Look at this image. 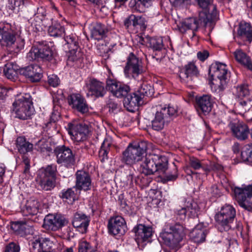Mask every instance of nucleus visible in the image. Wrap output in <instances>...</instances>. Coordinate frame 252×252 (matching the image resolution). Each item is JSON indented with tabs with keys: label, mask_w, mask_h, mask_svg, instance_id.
Segmentation results:
<instances>
[{
	"label": "nucleus",
	"mask_w": 252,
	"mask_h": 252,
	"mask_svg": "<svg viewBox=\"0 0 252 252\" xmlns=\"http://www.w3.org/2000/svg\"><path fill=\"white\" fill-rule=\"evenodd\" d=\"M0 44L11 52L18 53L24 48L25 41L16 38L11 25L0 23Z\"/></svg>",
	"instance_id": "f257e3e1"
},
{
	"label": "nucleus",
	"mask_w": 252,
	"mask_h": 252,
	"mask_svg": "<svg viewBox=\"0 0 252 252\" xmlns=\"http://www.w3.org/2000/svg\"><path fill=\"white\" fill-rule=\"evenodd\" d=\"M184 228L182 225L177 223L168 224L160 233L159 238L163 243L170 248H177L179 243L184 236Z\"/></svg>",
	"instance_id": "f03ea898"
},
{
	"label": "nucleus",
	"mask_w": 252,
	"mask_h": 252,
	"mask_svg": "<svg viewBox=\"0 0 252 252\" xmlns=\"http://www.w3.org/2000/svg\"><path fill=\"white\" fill-rule=\"evenodd\" d=\"M199 25H203L205 27L208 26L212 27V18L210 13H207L206 11L200 12L198 20L194 17L185 19L180 22L178 27L181 32L185 33L187 31H190L192 36H194L195 32L198 30Z\"/></svg>",
	"instance_id": "7ed1b4c3"
},
{
	"label": "nucleus",
	"mask_w": 252,
	"mask_h": 252,
	"mask_svg": "<svg viewBox=\"0 0 252 252\" xmlns=\"http://www.w3.org/2000/svg\"><path fill=\"white\" fill-rule=\"evenodd\" d=\"M11 110L18 119L27 120L29 118L33 111V103L30 94H26L18 96L12 103Z\"/></svg>",
	"instance_id": "20e7f679"
},
{
	"label": "nucleus",
	"mask_w": 252,
	"mask_h": 252,
	"mask_svg": "<svg viewBox=\"0 0 252 252\" xmlns=\"http://www.w3.org/2000/svg\"><path fill=\"white\" fill-rule=\"evenodd\" d=\"M236 216L235 209L230 205L222 206L216 214L215 219L216 225L220 232L227 231L232 227L231 224Z\"/></svg>",
	"instance_id": "39448f33"
},
{
	"label": "nucleus",
	"mask_w": 252,
	"mask_h": 252,
	"mask_svg": "<svg viewBox=\"0 0 252 252\" xmlns=\"http://www.w3.org/2000/svg\"><path fill=\"white\" fill-rule=\"evenodd\" d=\"M177 115V107L168 105L161 108L157 111L155 119L152 121L153 128L156 130L162 129Z\"/></svg>",
	"instance_id": "423d86ee"
},
{
	"label": "nucleus",
	"mask_w": 252,
	"mask_h": 252,
	"mask_svg": "<svg viewBox=\"0 0 252 252\" xmlns=\"http://www.w3.org/2000/svg\"><path fill=\"white\" fill-rule=\"evenodd\" d=\"M209 74L213 79H218L220 90L222 91L227 87L230 79V72L225 64L218 62L212 63L209 69Z\"/></svg>",
	"instance_id": "0eeeda50"
},
{
	"label": "nucleus",
	"mask_w": 252,
	"mask_h": 252,
	"mask_svg": "<svg viewBox=\"0 0 252 252\" xmlns=\"http://www.w3.org/2000/svg\"><path fill=\"white\" fill-rule=\"evenodd\" d=\"M233 191L239 205L245 210L252 212V184L241 188L235 187Z\"/></svg>",
	"instance_id": "6e6552de"
},
{
	"label": "nucleus",
	"mask_w": 252,
	"mask_h": 252,
	"mask_svg": "<svg viewBox=\"0 0 252 252\" xmlns=\"http://www.w3.org/2000/svg\"><path fill=\"white\" fill-rule=\"evenodd\" d=\"M152 148L151 143L143 141V157H145L143 163V174L145 175H152L158 171L156 161L157 160L158 155L150 154Z\"/></svg>",
	"instance_id": "1a4fd4ad"
},
{
	"label": "nucleus",
	"mask_w": 252,
	"mask_h": 252,
	"mask_svg": "<svg viewBox=\"0 0 252 252\" xmlns=\"http://www.w3.org/2000/svg\"><path fill=\"white\" fill-rule=\"evenodd\" d=\"M142 159V148L140 142L133 141L128 144L123 153L122 161L132 165Z\"/></svg>",
	"instance_id": "9d476101"
},
{
	"label": "nucleus",
	"mask_w": 252,
	"mask_h": 252,
	"mask_svg": "<svg viewBox=\"0 0 252 252\" xmlns=\"http://www.w3.org/2000/svg\"><path fill=\"white\" fill-rule=\"evenodd\" d=\"M57 162L67 168H71L75 163L74 155L68 147L59 146L54 149Z\"/></svg>",
	"instance_id": "9b49d317"
},
{
	"label": "nucleus",
	"mask_w": 252,
	"mask_h": 252,
	"mask_svg": "<svg viewBox=\"0 0 252 252\" xmlns=\"http://www.w3.org/2000/svg\"><path fill=\"white\" fill-rule=\"evenodd\" d=\"M107 228L109 234L119 237L124 235L127 230L126 222L120 216L111 217L108 220Z\"/></svg>",
	"instance_id": "f8f14e48"
},
{
	"label": "nucleus",
	"mask_w": 252,
	"mask_h": 252,
	"mask_svg": "<svg viewBox=\"0 0 252 252\" xmlns=\"http://www.w3.org/2000/svg\"><path fill=\"white\" fill-rule=\"evenodd\" d=\"M144 43L147 47L150 48L154 51L159 53V56L158 53H155L153 55V58L155 59L158 62H160L164 57V54L161 52L163 49H164L163 40L161 37H151L148 36L145 38L143 37V45Z\"/></svg>",
	"instance_id": "ddd939ff"
},
{
	"label": "nucleus",
	"mask_w": 252,
	"mask_h": 252,
	"mask_svg": "<svg viewBox=\"0 0 252 252\" xmlns=\"http://www.w3.org/2000/svg\"><path fill=\"white\" fill-rule=\"evenodd\" d=\"M53 49L48 45H45L40 47H33L27 54V58L30 60H35L38 59L49 61L53 57Z\"/></svg>",
	"instance_id": "4468645a"
},
{
	"label": "nucleus",
	"mask_w": 252,
	"mask_h": 252,
	"mask_svg": "<svg viewBox=\"0 0 252 252\" xmlns=\"http://www.w3.org/2000/svg\"><path fill=\"white\" fill-rule=\"evenodd\" d=\"M106 88L113 95L118 98L126 97L130 91L128 85L122 84L111 78L107 79Z\"/></svg>",
	"instance_id": "2eb2a0df"
},
{
	"label": "nucleus",
	"mask_w": 252,
	"mask_h": 252,
	"mask_svg": "<svg viewBox=\"0 0 252 252\" xmlns=\"http://www.w3.org/2000/svg\"><path fill=\"white\" fill-rule=\"evenodd\" d=\"M68 132L71 139L77 142L84 140L89 133V128L87 125L82 124H68Z\"/></svg>",
	"instance_id": "dca6fc26"
},
{
	"label": "nucleus",
	"mask_w": 252,
	"mask_h": 252,
	"mask_svg": "<svg viewBox=\"0 0 252 252\" xmlns=\"http://www.w3.org/2000/svg\"><path fill=\"white\" fill-rule=\"evenodd\" d=\"M68 48V57L73 61H76L82 56L80 51L78 37L75 34H71L64 37Z\"/></svg>",
	"instance_id": "f3484780"
},
{
	"label": "nucleus",
	"mask_w": 252,
	"mask_h": 252,
	"mask_svg": "<svg viewBox=\"0 0 252 252\" xmlns=\"http://www.w3.org/2000/svg\"><path fill=\"white\" fill-rule=\"evenodd\" d=\"M69 105L71 108L82 114L89 111L88 104L85 98L79 94H72L68 98Z\"/></svg>",
	"instance_id": "a211bd4d"
},
{
	"label": "nucleus",
	"mask_w": 252,
	"mask_h": 252,
	"mask_svg": "<svg viewBox=\"0 0 252 252\" xmlns=\"http://www.w3.org/2000/svg\"><path fill=\"white\" fill-rule=\"evenodd\" d=\"M66 222L64 217L60 215L49 214L45 217L43 227L47 230L56 231L64 226Z\"/></svg>",
	"instance_id": "6ab92c4d"
},
{
	"label": "nucleus",
	"mask_w": 252,
	"mask_h": 252,
	"mask_svg": "<svg viewBox=\"0 0 252 252\" xmlns=\"http://www.w3.org/2000/svg\"><path fill=\"white\" fill-rule=\"evenodd\" d=\"M126 65L124 69L126 76H131L136 79L140 74L139 63L138 59L132 53L129 55Z\"/></svg>",
	"instance_id": "aec40b11"
},
{
	"label": "nucleus",
	"mask_w": 252,
	"mask_h": 252,
	"mask_svg": "<svg viewBox=\"0 0 252 252\" xmlns=\"http://www.w3.org/2000/svg\"><path fill=\"white\" fill-rule=\"evenodd\" d=\"M199 74L197 66L192 62H189L181 68L179 77L181 81L188 83L191 81L194 77H196Z\"/></svg>",
	"instance_id": "412c9836"
},
{
	"label": "nucleus",
	"mask_w": 252,
	"mask_h": 252,
	"mask_svg": "<svg viewBox=\"0 0 252 252\" xmlns=\"http://www.w3.org/2000/svg\"><path fill=\"white\" fill-rule=\"evenodd\" d=\"M88 94L95 98L102 97L106 93L104 84L94 78L90 79L86 83Z\"/></svg>",
	"instance_id": "4be33fe9"
},
{
	"label": "nucleus",
	"mask_w": 252,
	"mask_h": 252,
	"mask_svg": "<svg viewBox=\"0 0 252 252\" xmlns=\"http://www.w3.org/2000/svg\"><path fill=\"white\" fill-rule=\"evenodd\" d=\"M228 126L231 129L232 135L240 141L246 140L249 133L247 125L239 122H231Z\"/></svg>",
	"instance_id": "5701e85b"
},
{
	"label": "nucleus",
	"mask_w": 252,
	"mask_h": 252,
	"mask_svg": "<svg viewBox=\"0 0 252 252\" xmlns=\"http://www.w3.org/2000/svg\"><path fill=\"white\" fill-rule=\"evenodd\" d=\"M140 88L141 86L137 91L127 95L124 99V107L129 112H134L139 108L142 95Z\"/></svg>",
	"instance_id": "b1692460"
},
{
	"label": "nucleus",
	"mask_w": 252,
	"mask_h": 252,
	"mask_svg": "<svg viewBox=\"0 0 252 252\" xmlns=\"http://www.w3.org/2000/svg\"><path fill=\"white\" fill-rule=\"evenodd\" d=\"M20 73L32 82L39 81L42 77V69L37 64H31L20 69Z\"/></svg>",
	"instance_id": "393cba45"
},
{
	"label": "nucleus",
	"mask_w": 252,
	"mask_h": 252,
	"mask_svg": "<svg viewBox=\"0 0 252 252\" xmlns=\"http://www.w3.org/2000/svg\"><path fill=\"white\" fill-rule=\"evenodd\" d=\"M52 243L48 238L36 236L31 242L32 252H50Z\"/></svg>",
	"instance_id": "a878e982"
},
{
	"label": "nucleus",
	"mask_w": 252,
	"mask_h": 252,
	"mask_svg": "<svg viewBox=\"0 0 252 252\" xmlns=\"http://www.w3.org/2000/svg\"><path fill=\"white\" fill-rule=\"evenodd\" d=\"M92 181L89 174L84 171H78L76 173L75 187L79 190H90Z\"/></svg>",
	"instance_id": "bb28decb"
},
{
	"label": "nucleus",
	"mask_w": 252,
	"mask_h": 252,
	"mask_svg": "<svg viewBox=\"0 0 252 252\" xmlns=\"http://www.w3.org/2000/svg\"><path fill=\"white\" fill-rule=\"evenodd\" d=\"M90 222L89 218L82 213H76L73 217L72 224L77 230L81 233H86Z\"/></svg>",
	"instance_id": "cd10ccee"
},
{
	"label": "nucleus",
	"mask_w": 252,
	"mask_h": 252,
	"mask_svg": "<svg viewBox=\"0 0 252 252\" xmlns=\"http://www.w3.org/2000/svg\"><path fill=\"white\" fill-rule=\"evenodd\" d=\"M196 102L197 110L206 115L211 111L214 101L211 95L205 94L196 97Z\"/></svg>",
	"instance_id": "c85d7f7f"
},
{
	"label": "nucleus",
	"mask_w": 252,
	"mask_h": 252,
	"mask_svg": "<svg viewBox=\"0 0 252 252\" xmlns=\"http://www.w3.org/2000/svg\"><path fill=\"white\" fill-rule=\"evenodd\" d=\"M208 232V230L202 224H198L190 232L189 236L194 242L201 243L205 241Z\"/></svg>",
	"instance_id": "c756f323"
},
{
	"label": "nucleus",
	"mask_w": 252,
	"mask_h": 252,
	"mask_svg": "<svg viewBox=\"0 0 252 252\" xmlns=\"http://www.w3.org/2000/svg\"><path fill=\"white\" fill-rule=\"evenodd\" d=\"M39 202L38 200L30 199L23 207L22 211L24 216L35 215L38 212Z\"/></svg>",
	"instance_id": "7c9ffc66"
},
{
	"label": "nucleus",
	"mask_w": 252,
	"mask_h": 252,
	"mask_svg": "<svg viewBox=\"0 0 252 252\" xmlns=\"http://www.w3.org/2000/svg\"><path fill=\"white\" fill-rule=\"evenodd\" d=\"M234 55L238 63L252 70V62L250 57L241 49L236 50L234 52Z\"/></svg>",
	"instance_id": "2f4dec72"
},
{
	"label": "nucleus",
	"mask_w": 252,
	"mask_h": 252,
	"mask_svg": "<svg viewBox=\"0 0 252 252\" xmlns=\"http://www.w3.org/2000/svg\"><path fill=\"white\" fill-rule=\"evenodd\" d=\"M238 36L249 42L252 41V29L250 24L241 22L238 31Z\"/></svg>",
	"instance_id": "473e14b6"
},
{
	"label": "nucleus",
	"mask_w": 252,
	"mask_h": 252,
	"mask_svg": "<svg viewBox=\"0 0 252 252\" xmlns=\"http://www.w3.org/2000/svg\"><path fill=\"white\" fill-rule=\"evenodd\" d=\"M16 145L19 152L24 155L32 151L33 148V145L22 136L17 138Z\"/></svg>",
	"instance_id": "72a5a7b5"
},
{
	"label": "nucleus",
	"mask_w": 252,
	"mask_h": 252,
	"mask_svg": "<svg viewBox=\"0 0 252 252\" xmlns=\"http://www.w3.org/2000/svg\"><path fill=\"white\" fill-rule=\"evenodd\" d=\"M48 32L51 36L58 37L63 36L65 33V29L58 22H52V25L48 28Z\"/></svg>",
	"instance_id": "f704fd0d"
},
{
	"label": "nucleus",
	"mask_w": 252,
	"mask_h": 252,
	"mask_svg": "<svg viewBox=\"0 0 252 252\" xmlns=\"http://www.w3.org/2000/svg\"><path fill=\"white\" fill-rule=\"evenodd\" d=\"M57 171V165L52 164L40 169L39 171L38 176H39L40 178H50L52 179L55 177Z\"/></svg>",
	"instance_id": "c9c22d12"
},
{
	"label": "nucleus",
	"mask_w": 252,
	"mask_h": 252,
	"mask_svg": "<svg viewBox=\"0 0 252 252\" xmlns=\"http://www.w3.org/2000/svg\"><path fill=\"white\" fill-rule=\"evenodd\" d=\"M107 32V30L104 25L98 23L93 28L91 35L94 39L99 40L105 36Z\"/></svg>",
	"instance_id": "e433bc0d"
},
{
	"label": "nucleus",
	"mask_w": 252,
	"mask_h": 252,
	"mask_svg": "<svg viewBox=\"0 0 252 252\" xmlns=\"http://www.w3.org/2000/svg\"><path fill=\"white\" fill-rule=\"evenodd\" d=\"M185 208H187L189 216L191 218H195L198 216L199 208L197 203L190 199L186 203Z\"/></svg>",
	"instance_id": "4c0bfd02"
},
{
	"label": "nucleus",
	"mask_w": 252,
	"mask_h": 252,
	"mask_svg": "<svg viewBox=\"0 0 252 252\" xmlns=\"http://www.w3.org/2000/svg\"><path fill=\"white\" fill-rule=\"evenodd\" d=\"M11 228L15 232L18 233L24 232L26 234L30 233L32 230V227L28 225L24 222L17 221L13 222L11 224Z\"/></svg>",
	"instance_id": "58836bf2"
},
{
	"label": "nucleus",
	"mask_w": 252,
	"mask_h": 252,
	"mask_svg": "<svg viewBox=\"0 0 252 252\" xmlns=\"http://www.w3.org/2000/svg\"><path fill=\"white\" fill-rule=\"evenodd\" d=\"M159 192L156 189H150L147 193V195L145 197V199L148 204L157 205L159 203L158 198Z\"/></svg>",
	"instance_id": "ea45409f"
},
{
	"label": "nucleus",
	"mask_w": 252,
	"mask_h": 252,
	"mask_svg": "<svg viewBox=\"0 0 252 252\" xmlns=\"http://www.w3.org/2000/svg\"><path fill=\"white\" fill-rule=\"evenodd\" d=\"M111 145L109 140L106 139H104L99 152V156L101 162H104L105 159L108 158V153Z\"/></svg>",
	"instance_id": "a19ab883"
},
{
	"label": "nucleus",
	"mask_w": 252,
	"mask_h": 252,
	"mask_svg": "<svg viewBox=\"0 0 252 252\" xmlns=\"http://www.w3.org/2000/svg\"><path fill=\"white\" fill-rule=\"evenodd\" d=\"M37 181L40 187L44 190H51L55 187L54 182L50 178H40L38 176Z\"/></svg>",
	"instance_id": "79ce46f5"
},
{
	"label": "nucleus",
	"mask_w": 252,
	"mask_h": 252,
	"mask_svg": "<svg viewBox=\"0 0 252 252\" xmlns=\"http://www.w3.org/2000/svg\"><path fill=\"white\" fill-rule=\"evenodd\" d=\"M61 197L68 200V203H72L77 199V195L73 188L63 189L61 192Z\"/></svg>",
	"instance_id": "37998d69"
},
{
	"label": "nucleus",
	"mask_w": 252,
	"mask_h": 252,
	"mask_svg": "<svg viewBox=\"0 0 252 252\" xmlns=\"http://www.w3.org/2000/svg\"><path fill=\"white\" fill-rule=\"evenodd\" d=\"M250 94V90L248 85H242L239 86L236 88V95L238 99H243L248 98Z\"/></svg>",
	"instance_id": "c03bdc74"
},
{
	"label": "nucleus",
	"mask_w": 252,
	"mask_h": 252,
	"mask_svg": "<svg viewBox=\"0 0 252 252\" xmlns=\"http://www.w3.org/2000/svg\"><path fill=\"white\" fill-rule=\"evenodd\" d=\"M156 164L158 168V172L160 173H164L167 169L168 160L166 157L164 156L158 157V156Z\"/></svg>",
	"instance_id": "a18cd8bd"
},
{
	"label": "nucleus",
	"mask_w": 252,
	"mask_h": 252,
	"mask_svg": "<svg viewBox=\"0 0 252 252\" xmlns=\"http://www.w3.org/2000/svg\"><path fill=\"white\" fill-rule=\"evenodd\" d=\"M95 248L86 240H81L78 245V252H95Z\"/></svg>",
	"instance_id": "49530a36"
},
{
	"label": "nucleus",
	"mask_w": 252,
	"mask_h": 252,
	"mask_svg": "<svg viewBox=\"0 0 252 252\" xmlns=\"http://www.w3.org/2000/svg\"><path fill=\"white\" fill-rule=\"evenodd\" d=\"M35 149L41 153H49L51 149L48 145V142L45 139L39 140L35 145Z\"/></svg>",
	"instance_id": "de8ad7c7"
},
{
	"label": "nucleus",
	"mask_w": 252,
	"mask_h": 252,
	"mask_svg": "<svg viewBox=\"0 0 252 252\" xmlns=\"http://www.w3.org/2000/svg\"><path fill=\"white\" fill-rule=\"evenodd\" d=\"M153 233V228L151 226L143 225V243L146 241L151 242V238Z\"/></svg>",
	"instance_id": "09e8293b"
},
{
	"label": "nucleus",
	"mask_w": 252,
	"mask_h": 252,
	"mask_svg": "<svg viewBox=\"0 0 252 252\" xmlns=\"http://www.w3.org/2000/svg\"><path fill=\"white\" fill-rule=\"evenodd\" d=\"M241 158L243 161L252 163V147H245L241 152Z\"/></svg>",
	"instance_id": "8fccbe9b"
},
{
	"label": "nucleus",
	"mask_w": 252,
	"mask_h": 252,
	"mask_svg": "<svg viewBox=\"0 0 252 252\" xmlns=\"http://www.w3.org/2000/svg\"><path fill=\"white\" fill-rule=\"evenodd\" d=\"M135 234L134 239L137 245L140 246L142 244V224H138L132 229Z\"/></svg>",
	"instance_id": "3c124183"
},
{
	"label": "nucleus",
	"mask_w": 252,
	"mask_h": 252,
	"mask_svg": "<svg viewBox=\"0 0 252 252\" xmlns=\"http://www.w3.org/2000/svg\"><path fill=\"white\" fill-rule=\"evenodd\" d=\"M46 15V11L45 8L40 7L37 8L36 13L34 15V20L39 25L41 22L44 19Z\"/></svg>",
	"instance_id": "603ef678"
},
{
	"label": "nucleus",
	"mask_w": 252,
	"mask_h": 252,
	"mask_svg": "<svg viewBox=\"0 0 252 252\" xmlns=\"http://www.w3.org/2000/svg\"><path fill=\"white\" fill-rule=\"evenodd\" d=\"M10 63H6L4 68V72L6 77L9 79H14L17 75V73L12 69V66Z\"/></svg>",
	"instance_id": "864d4df0"
},
{
	"label": "nucleus",
	"mask_w": 252,
	"mask_h": 252,
	"mask_svg": "<svg viewBox=\"0 0 252 252\" xmlns=\"http://www.w3.org/2000/svg\"><path fill=\"white\" fill-rule=\"evenodd\" d=\"M189 167L194 170L203 168V164L200 160L195 157H191L189 158Z\"/></svg>",
	"instance_id": "5fc2aeb1"
},
{
	"label": "nucleus",
	"mask_w": 252,
	"mask_h": 252,
	"mask_svg": "<svg viewBox=\"0 0 252 252\" xmlns=\"http://www.w3.org/2000/svg\"><path fill=\"white\" fill-rule=\"evenodd\" d=\"M142 0H130L129 6L132 10L135 12L141 13Z\"/></svg>",
	"instance_id": "6e6d98bb"
},
{
	"label": "nucleus",
	"mask_w": 252,
	"mask_h": 252,
	"mask_svg": "<svg viewBox=\"0 0 252 252\" xmlns=\"http://www.w3.org/2000/svg\"><path fill=\"white\" fill-rule=\"evenodd\" d=\"M249 98L239 99L238 102V107L242 112H246L249 109L250 105H248Z\"/></svg>",
	"instance_id": "4d7b16f0"
},
{
	"label": "nucleus",
	"mask_w": 252,
	"mask_h": 252,
	"mask_svg": "<svg viewBox=\"0 0 252 252\" xmlns=\"http://www.w3.org/2000/svg\"><path fill=\"white\" fill-rule=\"evenodd\" d=\"M153 94L154 89L153 87L147 84H143V96L151 97Z\"/></svg>",
	"instance_id": "13d9d810"
},
{
	"label": "nucleus",
	"mask_w": 252,
	"mask_h": 252,
	"mask_svg": "<svg viewBox=\"0 0 252 252\" xmlns=\"http://www.w3.org/2000/svg\"><path fill=\"white\" fill-rule=\"evenodd\" d=\"M187 213V208L185 207L180 209L176 210L175 214L177 220H185L186 218V214Z\"/></svg>",
	"instance_id": "bf43d9fd"
},
{
	"label": "nucleus",
	"mask_w": 252,
	"mask_h": 252,
	"mask_svg": "<svg viewBox=\"0 0 252 252\" xmlns=\"http://www.w3.org/2000/svg\"><path fill=\"white\" fill-rule=\"evenodd\" d=\"M163 174H164L162 178V181L164 183L168 181H174L177 179L178 176L176 168L175 169V172L173 174L166 173L165 172Z\"/></svg>",
	"instance_id": "052dcab7"
},
{
	"label": "nucleus",
	"mask_w": 252,
	"mask_h": 252,
	"mask_svg": "<svg viewBox=\"0 0 252 252\" xmlns=\"http://www.w3.org/2000/svg\"><path fill=\"white\" fill-rule=\"evenodd\" d=\"M48 83L50 85L56 87L58 86L60 83V79L56 75H51L48 76Z\"/></svg>",
	"instance_id": "680f3d73"
},
{
	"label": "nucleus",
	"mask_w": 252,
	"mask_h": 252,
	"mask_svg": "<svg viewBox=\"0 0 252 252\" xmlns=\"http://www.w3.org/2000/svg\"><path fill=\"white\" fill-rule=\"evenodd\" d=\"M20 247L14 243H10L5 247L4 252H19Z\"/></svg>",
	"instance_id": "e2e57ef3"
},
{
	"label": "nucleus",
	"mask_w": 252,
	"mask_h": 252,
	"mask_svg": "<svg viewBox=\"0 0 252 252\" xmlns=\"http://www.w3.org/2000/svg\"><path fill=\"white\" fill-rule=\"evenodd\" d=\"M209 56V53L207 50L199 51L197 54V58L201 61L203 62L206 60Z\"/></svg>",
	"instance_id": "0e129e2a"
},
{
	"label": "nucleus",
	"mask_w": 252,
	"mask_h": 252,
	"mask_svg": "<svg viewBox=\"0 0 252 252\" xmlns=\"http://www.w3.org/2000/svg\"><path fill=\"white\" fill-rule=\"evenodd\" d=\"M7 90L3 87H0V105L4 102L7 95Z\"/></svg>",
	"instance_id": "69168bd1"
},
{
	"label": "nucleus",
	"mask_w": 252,
	"mask_h": 252,
	"mask_svg": "<svg viewBox=\"0 0 252 252\" xmlns=\"http://www.w3.org/2000/svg\"><path fill=\"white\" fill-rule=\"evenodd\" d=\"M23 162L25 164V172H27L29 170L30 167V159L26 155H24L22 157Z\"/></svg>",
	"instance_id": "338daca9"
},
{
	"label": "nucleus",
	"mask_w": 252,
	"mask_h": 252,
	"mask_svg": "<svg viewBox=\"0 0 252 252\" xmlns=\"http://www.w3.org/2000/svg\"><path fill=\"white\" fill-rule=\"evenodd\" d=\"M210 166L212 170L214 171H221L223 170L222 166L218 163L212 162Z\"/></svg>",
	"instance_id": "774afa93"
}]
</instances>
